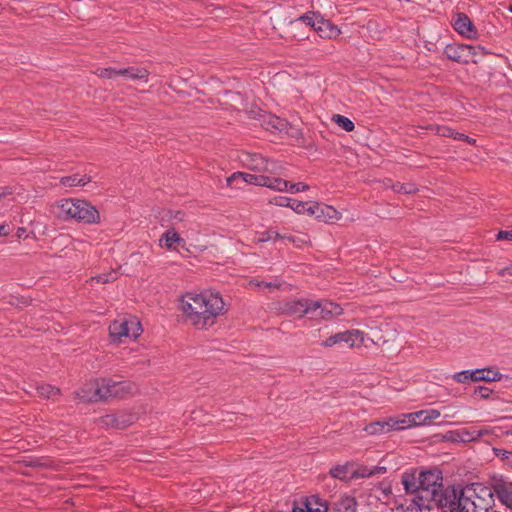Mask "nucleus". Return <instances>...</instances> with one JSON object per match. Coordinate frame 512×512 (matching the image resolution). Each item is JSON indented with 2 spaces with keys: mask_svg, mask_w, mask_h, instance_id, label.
Instances as JSON below:
<instances>
[{
  "mask_svg": "<svg viewBox=\"0 0 512 512\" xmlns=\"http://www.w3.org/2000/svg\"><path fill=\"white\" fill-rule=\"evenodd\" d=\"M401 483L411 498L409 504L399 503L396 507L401 512H418L433 509L437 494L443 488L442 472L438 469H409L401 476Z\"/></svg>",
  "mask_w": 512,
  "mask_h": 512,
  "instance_id": "f257e3e1",
  "label": "nucleus"
},
{
  "mask_svg": "<svg viewBox=\"0 0 512 512\" xmlns=\"http://www.w3.org/2000/svg\"><path fill=\"white\" fill-rule=\"evenodd\" d=\"M182 310L197 329H208L224 312V301L219 293L210 291L187 293L182 298Z\"/></svg>",
  "mask_w": 512,
  "mask_h": 512,
  "instance_id": "f03ea898",
  "label": "nucleus"
},
{
  "mask_svg": "<svg viewBox=\"0 0 512 512\" xmlns=\"http://www.w3.org/2000/svg\"><path fill=\"white\" fill-rule=\"evenodd\" d=\"M56 215L63 221L76 220L85 224H97L100 222V214L95 206L86 200L61 199L56 204Z\"/></svg>",
  "mask_w": 512,
  "mask_h": 512,
  "instance_id": "7ed1b4c3",
  "label": "nucleus"
},
{
  "mask_svg": "<svg viewBox=\"0 0 512 512\" xmlns=\"http://www.w3.org/2000/svg\"><path fill=\"white\" fill-rule=\"evenodd\" d=\"M464 512H490L495 511L493 505V491L490 488L477 486L466 487L464 497Z\"/></svg>",
  "mask_w": 512,
  "mask_h": 512,
  "instance_id": "20e7f679",
  "label": "nucleus"
},
{
  "mask_svg": "<svg viewBox=\"0 0 512 512\" xmlns=\"http://www.w3.org/2000/svg\"><path fill=\"white\" fill-rule=\"evenodd\" d=\"M465 488L444 487L437 494L433 508L442 512H464Z\"/></svg>",
  "mask_w": 512,
  "mask_h": 512,
  "instance_id": "39448f33",
  "label": "nucleus"
},
{
  "mask_svg": "<svg viewBox=\"0 0 512 512\" xmlns=\"http://www.w3.org/2000/svg\"><path fill=\"white\" fill-rule=\"evenodd\" d=\"M141 332V323L132 316L116 319L109 325V335L114 341H121L122 337L136 339Z\"/></svg>",
  "mask_w": 512,
  "mask_h": 512,
  "instance_id": "423d86ee",
  "label": "nucleus"
},
{
  "mask_svg": "<svg viewBox=\"0 0 512 512\" xmlns=\"http://www.w3.org/2000/svg\"><path fill=\"white\" fill-rule=\"evenodd\" d=\"M102 389L105 391V400L117 397L123 398L136 392L137 386L129 381H114L110 378H102Z\"/></svg>",
  "mask_w": 512,
  "mask_h": 512,
  "instance_id": "0eeeda50",
  "label": "nucleus"
},
{
  "mask_svg": "<svg viewBox=\"0 0 512 512\" xmlns=\"http://www.w3.org/2000/svg\"><path fill=\"white\" fill-rule=\"evenodd\" d=\"M246 166L255 172L263 174H280L281 166L273 160L260 154H248L245 159Z\"/></svg>",
  "mask_w": 512,
  "mask_h": 512,
  "instance_id": "6e6552de",
  "label": "nucleus"
},
{
  "mask_svg": "<svg viewBox=\"0 0 512 512\" xmlns=\"http://www.w3.org/2000/svg\"><path fill=\"white\" fill-rule=\"evenodd\" d=\"M310 320H329L334 316L343 313V309L337 303L331 301H315L312 300Z\"/></svg>",
  "mask_w": 512,
  "mask_h": 512,
  "instance_id": "1a4fd4ad",
  "label": "nucleus"
},
{
  "mask_svg": "<svg viewBox=\"0 0 512 512\" xmlns=\"http://www.w3.org/2000/svg\"><path fill=\"white\" fill-rule=\"evenodd\" d=\"M75 397L83 403L105 400V391L102 389V379L84 384L75 392Z\"/></svg>",
  "mask_w": 512,
  "mask_h": 512,
  "instance_id": "9d476101",
  "label": "nucleus"
},
{
  "mask_svg": "<svg viewBox=\"0 0 512 512\" xmlns=\"http://www.w3.org/2000/svg\"><path fill=\"white\" fill-rule=\"evenodd\" d=\"M310 304H312L311 299L302 298L297 300H291L285 302L281 310L283 314L291 317H307L308 319H310V314H312Z\"/></svg>",
  "mask_w": 512,
  "mask_h": 512,
  "instance_id": "9b49d317",
  "label": "nucleus"
},
{
  "mask_svg": "<svg viewBox=\"0 0 512 512\" xmlns=\"http://www.w3.org/2000/svg\"><path fill=\"white\" fill-rule=\"evenodd\" d=\"M400 424H404V422H399L398 417H388L367 424L364 431L370 435L384 434L391 431H399Z\"/></svg>",
  "mask_w": 512,
  "mask_h": 512,
  "instance_id": "f8f14e48",
  "label": "nucleus"
},
{
  "mask_svg": "<svg viewBox=\"0 0 512 512\" xmlns=\"http://www.w3.org/2000/svg\"><path fill=\"white\" fill-rule=\"evenodd\" d=\"M472 45L449 44L444 49L445 56L454 62L467 64L471 61Z\"/></svg>",
  "mask_w": 512,
  "mask_h": 512,
  "instance_id": "ddd939ff",
  "label": "nucleus"
},
{
  "mask_svg": "<svg viewBox=\"0 0 512 512\" xmlns=\"http://www.w3.org/2000/svg\"><path fill=\"white\" fill-rule=\"evenodd\" d=\"M453 28L462 36L469 39H476L478 31L470 18L465 13H457L453 18Z\"/></svg>",
  "mask_w": 512,
  "mask_h": 512,
  "instance_id": "4468645a",
  "label": "nucleus"
},
{
  "mask_svg": "<svg viewBox=\"0 0 512 512\" xmlns=\"http://www.w3.org/2000/svg\"><path fill=\"white\" fill-rule=\"evenodd\" d=\"M265 174L255 175L245 172H234L227 177L226 184L229 187H237L238 183L253 184L256 186H263L265 184Z\"/></svg>",
  "mask_w": 512,
  "mask_h": 512,
  "instance_id": "2eb2a0df",
  "label": "nucleus"
},
{
  "mask_svg": "<svg viewBox=\"0 0 512 512\" xmlns=\"http://www.w3.org/2000/svg\"><path fill=\"white\" fill-rule=\"evenodd\" d=\"M471 375H474L475 382L485 381V382H496V381H509L512 378L509 375H505L500 373L493 368H483L472 370Z\"/></svg>",
  "mask_w": 512,
  "mask_h": 512,
  "instance_id": "dca6fc26",
  "label": "nucleus"
},
{
  "mask_svg": "<svg viewBox=\"0 0 512 512\" xmlns=\"http://www.w3.org/2000/svg\"><path fill=\"white\" fill-rule=\"evenodd\" d=\"M492 491L503 504L512 507V483H507L503 479L495 480Z\"/></svg>",
  "mask_w": 512,
  "mask_h": 512,
  "instance_id": "f3484780",
  "label": "nucleus"
},
{
  "mask_svg": "<svg viewBox=\"0 0 512 512\" xmlns=\"http://www.w3.org/2000/svg\"><path fill=\"white\" fill-rule=\"evenodd\" d=\"M315 31L321 38L325 39H334L341 33L340 29L336 25L323 17L317 19Z\"/></svg>",
  "mask_w": 512,
  "mask_h": 512,
  "instance_id": "a211bd4d",
  "label": "nucleus"
},
{
  "mask_svg": "<svg viewBox=\"0 0 512 512\" xmlns=\"http://www.w3.org/2000/svg\"><path fill=\"white\" fill-rule=\"evenodd\" d=\"M357 501L350 495H341L331 504L332 512H357Z\"/></svg>",
  "mask_w": 512,
  "mask_h": 512,
  "instance_id": "6ab92c4d",
  "label": "nucleus"
},
{
  "mask_svg": "<svg viewBox=\"0 0 512 512\" xmlns=\"http://www.w3.org/2000/svg\"><path fill=\"white\" fill-rule=\"evenodd\" d=\"M425 416V410H420L417 412L404 414L401 417H398L399 422H404V424H400V430L410 428L413 426L427 425Z\"/></svg>",
  "mask_w": 512,
  "mask_h": 512,
  "instance_id": "aec40b11",
  "label": "nucleus"
},
{
  "mask_svg": "<svg viewBox=\"0 0 512 512\" xmlns=\"http://www.w3.org/2000/svg\"><path fill=\"white\" fill-rule=\"evenodd\" d=\"M118 76H123L130 80H144L145 82L148 80L149 72L147 69L143 67H127L117 69Z\"/></svg>",
  "mask_w": 512,
  "mask_h": 512,
  "instance_id": "412c9836",
  "label": "nucleus"
},
{
  "mask_svg": "<svg viewBox=\"0 0 512 512\" xmlns=\"http://www.w3.org/2000/svg\"><path fill=\"white\" fill-rule=\"evenodd\" d=\"M102 423L113 428L124 429L132 424V418L123 415L109 414L102 418Z\"/></svg>",
  "mask_w": 512,
  "mask_h": 512,
  "instance_id": "4be33fe9",
  "label": "nucleus"
},
{
  "mask_svg": "<svg viewBox=\"0 0 512 512\" xmlns=\"http://www.w3.org/2000/svg\"><path fill=\"white\" fill-rule=\"evenodd\" d=\"M275 175L276 174H265V184H263L262 187H267L271 190L278 192H287L288 181Z\"/></svg>",
  "mask_w": 512,
  "mask_h": 512,
  "instance_id": "5701e85b",
  "label": "nucleus"
},
{
  "mask_svg": "<svg viewBox=\"0 0 512 512\" xmlns=\"http://www.w3.org/2000/svg\"><path fill=\"white\" fill-rule=\"evenodd\" d=\"M303 500L311 512H328L331 509L328 503L318 495H311L303 498Z\"/></svg>",
  "mask_w": 512,
  "mask_h": 512,
  "instance_id": "b1692460",
  "label": "nucleus"
},
{
  "mask_svg": "<svg viewBox=\"0 0 512 512\" xmlns=\"http://www.w3.org/2000/svg\"><path fill=\"white\" fill-rule=\"evenodd\" d=\"M263 125L270 131H283L286 128V121L272 114L263 117Z\"/></svg>",
  "mask_w": 512,
  "mask_h": 512,
  "instance_id": "393cba45",
  "label": "nucleus"
},
{
  "mask_svg": "<svg viewBox=\"0 0 512 512\" xmlns=\"http://www.w3.org/2000/svg\"><path fill=\"white\" fill-rule=\"evenodd\" d=\"M90 181V177L79 174L64 176L60 179V183L65 187L85 186Z\"/></svg>",
  "mask_w": 512,
  "mask_h": 512,
  "instance_id": "a878e982",
  "label": "nucleus"
},
{
  "mask_svg": "<svg viewBox=\"0 0 512 512\" xmlns=\"http://www.w3.org/2000/svg\"><path fill=\"white\" fill-rule=\"evenodd\" d=\"M452 440L455 442H476L474 437V426L469 428H462L452 432Z\"/></svg>",
  "mask_w": 512,
  "mask_h": 512,
  "instance_id": "bb28decb",
  "label": "nucleus"
},
{
  "mask_svg": "<svg viewBox=\"0 0 512 512\" xmlns=\"http://www.w3.org/2000/svg\"><path fill=\"white\" fill-rule=\"evenodd\" d=\"M37 393L47 399H55L60 395V389L50 384H39L36 386Z\"/></svg>",
  "mask_w": 512,
  "mask_h": 512,
  "instance_id": "cd10ccee",
  "label": "nucleus"
},
{
  "mask_svg": "<svg viewBox=\"0 0 512 512\" xmlns=\"http://www.w3.org/2000/svg\"><path fill=\"white\" fill-rule=\"evenodd\" d=\"M493 454L497 457L503 466L512 469V450L494 447Z\"/></svg>",
  "mask_w": 512,
  "mask_h": 512,
  "instance_id": "c85d7f7f",
  "label": "nucleus"
},
{
  "mask_svg": "<svg viewBox=\"0 0 512 512\" xmlns=\"http://www.w3.org/2000/svg\"><path fill=\"white\" fill-rule=\"evenodd\" d=\"M333 122H335L340 128L345 130L346 132H351L354 130L355 125L353 121H351L348 117L340 115V114H334L332 116Z\"/></svg>",
  "mask_w": 512,
  "mask_h": 512,
  "instance_id": "c756f323",
  "label": "nucleus"
},
{
  "mask_svg": "<svg viewBox=\"0 0 512 512\" xmlns=\"http://www.w3.org/2000/svg\"><path fill=\"white\" fill-rule=\"evenodd\" d=\"M495 435V428L491 427H476L474 426V437L476 441L485 440V442H489V438Z\"/></svg>",
  "mask_w": 512,
  "mask_h": 512,
  "instance_id": "7c9ffc66",
  "label": "nucleus"
},
{
  "mask_svg": "<svg viewBox=\"0 0 512 512\" xmlns=\"http://www.w3.org/2000/svg\"><path fill=\"white\" fill-rule=\"evenodd\" d=\"M391 188L395 193L398 194H414L418 191L416 185L413 183L397 182L394 183Z\"/></svg>",
  "mask_w": 512,
  "mask_h": 512,
  "instance_id": "2f4dec72",
  "label": "nucleus"
},
{
  "mask_svg": "<svg viewBox=\"0 0 512 512\" xmlns=\"http://www.w3.org/2000/svg\"><path fill=\"white\" fill-rule=\"evenodd\" d=\"M344 334L349 335V337H345V343L350 347L362 344L364 341L363 332L359 330L344 331Z\"/></svg>",
  "mask_w": 512,
  "mask_h": 512,
  "instance_id": "473e14b6",
  "label": "nucleus"
},
{
  "mask_svg": "<svg viewBox=\"0 0 512 512\" xmlns=\"http://www.w3.org/2000/svg\"><path fill=\"white\" fill-rule=\"evenodd\" d=\"M163 240L165 241V246L169 249L172 248L175 243H179L180 241H182L178 233H176L173 230H167L162 235L160 242H162Z\"/></svg>",
  "mask_w": 512,
  "mask_h": 512,
  "instance_id": "72a5a7b5",
  "label": "nucleus"
},
{
  "mask_svg": "<svg viewBox=\"0 0 512 512\" xmlns=\"http://www.w3.org/2000/svg\"><path fill=\"white\" fill-rule=\"evenodd\" d=\"M285 237L286 235H282L273 229H268L260 234L259 242L276 241L284 239Z\"/></svg>",
  "mask_w": 512,
  "mask_h": 512,
  "instance_id": "f704fd0d",
  "label": "nucleus"
},
{
  "mask_svg": "<svg viewBox=\"0 0 512 512\" xmlns=\"http://www.w3.org/2000/svg\"><path fill=\"white\" fill-rule=\"evenodd\" d=\"M329 474L333 478L345 480L348 478V465H337L330 469Z\"/></svg>",
  "mask_w": 512,
  "mask_h": 512,
  "instance_id": "c9c22d12",
  "label": "nucleus"
},
{
  "mask_svg": "<svg viewBox=\"0 0 512 512\" xmlns=\"http://www.w3.org/2000/svg\"><path fill=\"white\" fill-rule=\"evenodd\" d=\"M320 17L321 16L316 12H307L301 15L297 20L313 27V29L315 30L317 19H319Z\"/></svg>",
  "mask_w": 512,
  "mask_h": 512,
  "instance_id": "e433bc0d",
  "label": "nucleus"
},
{
  "mask_svg": "<svg viewBox=\"0 0 512 512\" xmlns=\"http://www.w3.org/2000/svg\"><path fill=\"white\" fill-rule=\"evenodd\" d=\"M345 337H349V335L344 334V332H339L328 337L325 341L321 343V345L324 347H332L338 343L345 342Z\"/></svg>",
  "mask_w": 512,
  "mask_h": 512,
  "instance_id": "4c0bfd02",
  "label": "nucleus"
},
{
  "mask_svg": "<svg viewBox=\"0 0 512 512\" xmlns=\"http://www.w3.org/2000/svg\"><path fill=\"white\" fill-rule=\"evenodd\" d=\"M305 214L315 216V218L317 219H321L323 214V208L317 202H308V205L306 206L305 209Z\"/></svg>",
  "mask_w": 512,
  "mask_h": 512,
  "instance_id": "58836bf2",
  "label": "nucleus"
},
{
  "mask_svg": "<svg viewBox=\"0 0 512 512\" xmlns=\"http://www.w3.org/2000/svg\"><path fill=\"white\" fill-rule=\"evenodd\" d=\"M471 372V370L458 372L453 376V379L458 383H467L469 381L475 382L474 375H471Z\"/></svg>",
  "mask_w": 512,
  "mask_h": 512,
  "instance_id": "ea45409f",
  "label": "nucleus"
},
{
  "mask_svg": "<svg viewBox=\"0 0 512 512\" xmlns=\"http://www.w3.org/2000/svg\"><path fill=\"white\" fill-rule=\"evenodd\" d=\"M96 74L102 78L114 79L118 77L117 69L109 67V68H99L96 71Z\"/></svg>",
  "mask_w": 512,
  "mask_h": 512,
  "instance_id": "a19ab883",
  "label": "nucleus"
},
{
  "mask_svg": "<svg viewBox=\"0 0 512 512\" xmlns=\"http://www.w3.org/2000/svg\"><path fill=\"white\" fill-rule=\"evenodd\" d=\"M287 192L295 194L298 192L306 191L309 189V186L305 183L298 182V183H291L288 181V187Z\"/></svg>",
  "mask_w": 512,
  "mask_h": 512,
  "instance_id": "79ce46f5",
  "label": "nucleus"
},
{
  "mask_svg": "<svg viewBox=\"0 0 512 512\" xmlns=\"http://www.w3.org/2000/svg\"><path fill=\"white\" fill-rule=\"evenodd\" d=\"M435 133L442 137H451L454 139L456 131L448 126H436Z\"/></svg>",
  "mask_w": 512,
  "mask_h": 512,
  "instance_id": "37998d69",
  "label": "nucleus"
},
{
  "mask_svg": "<svg viewBox=\"0 0 512 512\" xmlns=\"http://www.w3.org/2000/svg\"><path fill=\"white\" fill-rule=\"evenodd\" d=\"M116 278H117L116 272L115 271H111L109 273L100 274V275L96 276L94 279L98 283L106 284V283H109V282H112V281L116 280Z\"/></svg>",
  "mask_w": 512,
  "mask_h": 512,
  "instance_id": "c03bdc74",
  "label": "nucleus"
},
{
  "mask_svg": "<svg viewBox=\"0 0 512 512\" xmlns=\"http://www.w3.org/2000/svg\"><path fill=\"white\" fill-rule=\"evenodd\" d=\"M308 205V202L298 201L292 199L289 207L295 211L297 214H305L306 206Z\"/></svg>",
  "mask_w": 512,
  "mask_h": 512,
  "instance_id": "a18cd8bd",
  "label": "nucleus"
},
{
  "mask_svg": "<svg viewBox=\"0 0 512 512\" xmlns=\"http://www.w3.org/2000/svg\"><path fill=\"white\" fill-rule=\"evenodd\" d=\"M493 391L485 386H477L474 390V394L478 395L481 399H489Z\"/></svg>",
  "mask_w": 512,
  "mask_h": 512,
  "instance_id": "49530a36",
  "label": "nucleus"
},
{
  "mask_svg": "<svg viewBox=\"0 0 512 512\" xmlns=\"http://www.w3.org/2000/svg\"><path fill=\"white\" fill-rule=\"evenodd\" d=\"M291 201L292 199L289 197L276 196L270 200V203L280 207H289Z\"/></svg>",
  "mask_w": 512,
  "mask_h": 512,
  "instance_id": "de8ad7c7",
  "label": "nucleus"
},
{
  "mask_svg": "<svg viewBox=\"0 0 512 512\" xmlns=\"http://www.w3.org/2000/svg\"><path fill=\"white\" fill-rule=\"evenodd\" d=\"M286 237L283 240H287L290 243L294 244L296 247H301L303 244L306 243V240L302 237L293 236L290 234H285Z\"/></svg>",
  "mask_w": 512,
  "mask_h": 512,
  "instance_id": "09e8293b",
  "label": "nucleus"
},
{
  "mask_svg": "<svg viewBox=\"0 0 512 512\" xmlns=\"http://www.w3.org/2000/svg\"><path fill=\"white\" fill-rule=\"evenodd\" d=\"M251 284L255 285L258 288H268V289H275L279 288V284L273 283V282H265V281H251Z\"/></svg>",
  "mask_w": 512,
  "mask_h": 512,
  "instance_id": "8fccbe9b",
  "label": "nucleus"
},
{
  "mask_svg": "<svg viewBox=\"0 0 512 512\" xmlns=\"http://www.w3.org/2000/svg\"><path fill=\"white\" fill-rule=\"evenodd\" d=\"M426 412V423L430 424L433 420L440 417V412L436 409L425 410Z\"/></svg>",
  "mask_w": 512,
  "mask_h": 512,
  "instance_id": "3c124183",
  "label": "nucleus"
},
{
  "mask_svg": "<svg viewBox=\"0 0 512 512\" xmlns=\"http://www.w3.org/2000/svg\"><path fill=\"white\" fill-rule=\"evenodd\" d=\"M455 140H459V141H463V142H466L470 145H474L476 143V140L463 134V133H459L456 131L455 133V137H454Z\"/></svg>",
  "mask_w": 512,
  "mask_h": 512,
  "instance_id": "603ef678",
  "label": "nucleus"
},
{
  "mask_svg": "<svg viewBox=\"0 0 512 512\" xmlns=\"http://www.w3.org/2000/svg\"><path fill=\"white\" fill-rule=\"evenodd\" d=\"M292 512H311V511L308 509L307 504L302 499L300 502L294 503Z\"/></svg>",
  "mask_w": 512,
  "mask_h": 512,
  "instance_id": "864d4df0",
  "label": "nucleus"
},
{
  "mask_svg": "<svg viewBox=\"0 0 512 512\" xmlns=\"http://www.w3.org/2000/svg\"><path fill=\"white\" fill-rule=\"evenodd\" d=\"M496 240H498V241H501V240H509V241H512V230L499 231V232L496 234Z\"/></svg>",
  "mask_w": 512,
  "mask_h": 512,
  "instance_id": "5fc2aeb1",
  "label": "nucleus"
},
{
  "mask_svg": "<svg viewBox=\"0 0 512 512\" xmlns=\"http://www.w3.org/2000/svg\"><path fill=\"white\" fill-rule=\"evenodd\" d=\"M472 50H471V61L470 62H474L476 63V60H473L472 57L475 56V55H478L479 53H484V48L481 47V46H473L472 45Z\"/></svg>",
  "mask_w": 512,
  "mask_h": 512,
  "instance_id": "6e6d98bb",
  "label": "nucleus"
},
{
  "mask_svg": "<svg viewBox=\"0 0 512 512\" xmlns=\"http://www.w3.org/2000/svg\"><path fill=\"white\" fill-rule=\"evenodd\" d=\"M9 234V226L2 224L0 225V236H7Z\"/></svg>",
  "mask_w": 512,
  "mask_h": 512,
  "instance_id": "4d7b16f0",
  "label": "nucleus"
},
{
  "mask_svg": "<svg viewBox=\"0 0 512 512\" xmlns=\"http://www.w3.org/2000/svg\"><path fill=\"white\" fill-rule=\"evenodd\" d=\"M500 276L511 275L512 276V268L505 267L501 269L498 273Z\"/></svg>",
  "mask_w": 512,
  "mask_h": 512,
  "instance_id": "13d9d810",
  "label": "nucleus"
},
{
  "mask_svg": "<svg viewBox=\"0 0 512 512\" xmlns=\"http://www.w3.org/2000/svg\"><path fill=\"white\" fill-rule=\"evenodd\" d=\"M45 464L41 462L40 459H35V460H32L30 463H29V466L31 467H40V466H44Z\"/></svg>",
  "mask_w": 512,
  "mask_h": 512,
  "instance_id": "bf43d9fd",
  "label": "nucleus"
},
{
  "mask_svg": "<svg viewBox=\"0 0 512 512\" xmlns=\"http://www.w3.org/2000/svg\"><path fill=\"white\" fill-rule=\"evenodd\" d=\"M26 232V229L23 228V227H19L18 230H17V237L18 238H21Z\"/></svg>",
  "mask_w": 512,
  "mask_h": 512,
  "instance_id": "052dcab7",
  "label": "nucleus"
},
{
  "mask_svg": "<svg viewBox=\"0 0 512 512\" xmlns=\"http://www.w3.org/2000/svg\"><path fill=\"white\" fill-rule=\"evenodd\" d=\"M11 192L8 190H5L3 192H0V200L4 198L6 195L10 194Z\"/></svg>",
  "mask_w": 512,
  "mask_h": 512,
  "instance_id": "680f3d73",
  "label": "nucleus"
},
{
  "mask_svg": "<svg viewBox=\"0 0 512 512\" xmlns=\"http://www.w3.org/2000/svg\"><path fill=\"white\" fill-rule=\"evenodd\" d=\"M373 474H374V472H373V471H371V472H369L368 474H361V476H363V477H364V476H370V475H373Z\"/></svg>",
  "mask_w": 512,
  "mask_h": 512,
  "instance_id": "e2e57ef3",
  "label": "nucleus"
},
{
  "mask_svg": "<svg viewBox=\"0 0 512 512\" xmlns=\"http://www.w3.org/2000/svg\"><path fill=\"white\" fill-rule=\"evenodd\" d=\"M326 209H327V210H329V211H333V212H335V211L332 209V207L327 206V207H326Z\"/></svg>",
  "mask_w": 512,
  "mask_h": 512,
  "instance_id": "0e129e2a",
  "label": "nucleus"
},
{
  "mask_svg": "<svg viewBox=\"0 0 512 512\" xmlns=\"http://www.w3.org/2000/svg\"><path fill=\"white\" fill-rule=\"evenodd\" d=\"M508 10L512 13V5L509 6Z\"/></svg>",
  "mask_w": 512,
  "mask_h": 512,
  "instance_id": "69168bd1",
  "label": "nucleus"
}]
</instances>
